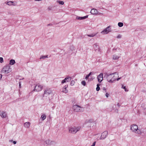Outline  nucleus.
I'll list each match as a JSON object with an SVG mask.
<instances>
[{
    "label": "nucleus",
    "instance_id": "obj_15",
    "mask_svg": "<svg viewBox=\"0 0 146 146\" xmlns=\"http://www.w3.org/2000/svg\"><path fill=\"white\" fill-rule=\"evenodd\" d=\"M90 13L93 15L97 14L98 13V11L96 9H92L90 11Z\"/></svg>",
    "mask_w": 146,
    "mask_h": 146
},
{
    "label": "nucleus",
    "instance_id": "obj_32",
    "mask_svg": "<svg viewBox=\"0 0 146 146\" xmlns=\"http://www.w3.org/2000/svg\"><path fill=\"white\" fill-rule=\"evenodd\" d=\"M3 62V58L2 57H0V62L2 63Z\"/></svg>",
    "mask_w": 146,
    "mask_h": 146
},
{
    "label": "nucleus",
    "instance_id": "obj_2",
    "mask_svg": "<svg viewBox=\"0 0 146 146\" xmlns=\"http://www.w3.org/2000/svg\"><path fill=\"white\" fill-rule=\"evenodd\" d=\"M81 128L80 126L71 127L69 128V132L71 133L75 134L80 130Z\"/></svg>",
    "mask_w": 146,
    "mask_h": 146
},
{
    "label": "nucleus",
    "instance_id": "obj_24",
    "mask_svg": "<svg viewBox=\"0 0 146 146\" xmlns=\"http://www.w3.org/2000/svg\"><path fill=\"white\" fill-rule=\"evenodd\" d=\"M48 58V55H45V56H43V55H42L41 56L40 58V59H45V58Z\"/></svg>",
    "mask_w": 146,
    "mask_h": 146
},
{
    "label": "nucleus",
    "instance_id": "obj_44",
    "mask_svg": "<svg viewBox=\"0 0 146 146\" xmlns=\"http://www.w3.org/2000/svg\"><path fill=\"white\" fill-rule=\"evenodd\" d=\"M34 0L35 1H41L42 0Z\"/></svg>",
    "mask_w": 146,
    "mask_h": 146
},
{
    "label": "nucleus",
    "instance_id": "obj_3",
    "mask_svg": "<svg viewBox=\"0 0 146 146\" xmlns=\"http://www.w3.org/2000/svg\"><path fill=\"white\" fill-rule=\"evenodd\" d=\"M131 129L133 132H134L138 134H141V131L138 129V127L136 125H131Z\"/></svg>",
    "mask_w": 146,
    "mask_h": 146
},
{
    "label": "nucleus",
    "instance_id": "obj_7",
    "mask_svg": "<svg viewBox=\"0 0 146 146\" xmlns=\"http://www.w3.org/2000/svg\"><path fill=\"white\" fill-rule=\"evenodd\" d=\"M43 86L39 84H37L35 86L34 91L39 92L41 91L43 89Z\"/></svg>",
    "mask_w": 146,
    "mask_h": 146
},
{
    "label": "nucleus",
    "instance_id": "obj_27",
    "mask_svg": "<svg viewBox=\"0 0 146 146\" xmlns=\"http://www.w3.org/2000/svg\"><path fill=\"white\" fill-rule=\"evenodd\" d=\"M100 84H97V87L96 88V90L97 91H99L100 90Z\"/></svg>",
    "mask_w": 146,
    "mask_h": 146
},
{
    "label": "nucleus",
    "instance_id": "obj_45",
    "mask_svg": "<svg viewBox=\"0 0 146 146\" xmlns=\"http://www.w3.org/2000/svg\"><path fill=\"white\" fill-rule=\"evenodd\" d=\"M9 141L10 142H11L13 141V140H10Z\"/></svg>",
    "mask_w": 146,
    "mask_h": 146
},
{
    "label": "nucleus",
    "instance_id": "obj_4",
    "mask_svg": "<svg viewBox=\"0 0 146 146\" xmlns=\"http://www.w3.org/2000/svg\"><path fill=\"white\" fill-rule=\"evenodd\" d=\"M11 71L10 68V66L9 65H7L3 67L1 70L2 73L7 74Z\"/></svg>",
    "mask_w": 146,
    "mask_h": 146
},
{
    "label": "nucleus",
    "instance_id": "obj_18",
    "mask_svg": "<svg viewBox=\"0 0 146 146\" xmlns=\"http://www.w3.org/2000/svg\"><path fill=\"white\" fill-rule=\"evenodd\" d=\"M30 124L31 123L29 122H26L24 123V126L28 128L29 127Z\"/></svg>",
    "mask_w": 146,
    "mask_h": 146
},
{
    "label": "nucleus",
    "instance_id": "obj_11",
    "mask_svg": "<svg viewBox=\"0 0 146 146\" xmlns=\"http://www.w3.org/2000/svg\"><path fill=\"white\" fill-rule=\"evenodd\" d=\"M45 144L48 145H54L55 142L54 141H50V140L48 139L45 141Z\"/></svg>",
    "mask_w": 146,
    "mask_h": 146
},
{
    "label": "nucleus",
    "instance_id": "obj_35",
    "mask_svg": "<svg viewBox=\"0 0 146 146\" xmlns=\"http://www.w3.org/2000/svg\"><path fill=\"white\" fill-rule=\"evenodd\" d=\"M106 97L108 98L109 96V94H108V93H106Z\"/></svg>",
    "mask_w": 146,
    "mask_h": 146
},
{
    "label": "nucleus",
    "instance_id": "obj_41",
    "mask_svg": "<svg viewBox=\"0 0 146 146\" xmlns=\"http://www.w3.org/2000/svg\"><path fill=\"white\" fill-rule=\"evenodd\" d=\"M52 24H49L47 25V26H52Z\"/></svg>",
    "mask_w": 146,
    "mask_h": 146
},
{
    "label": "nucleus",
    "instance_id": "obj_6",
    "mask_svg": "<svg viewBox=\"0 0 146 146\" xmlns=\"http://www.w3.org/2000/svg\"><path fill=\"white\" fill-rule=\"evenodd\" d=\"M110 26H109L106 28L104 29L101 32V33L102 35H105L111 31V29L110 28Z\"/></svg>",
    "mask_w": 146,
    "mask_h": 146
},
{
    "label": "nucleus",
    "instance_id": "obj_1",
    "mask_svg": "<svg viewBox=\"0 0 146 146\" xmlns=\"http://www.w3.org/2000/svg\"><path fill=\"white\" fill-rule=\"evenodd\" d=\"M115 74L118 75V73L116 72L110 74L106 73L105 74L104 78H106L108 82L112 83L113 81V80H112V79L114 78V75Z\"/></svg>",
    "mask_w": 146,
    "mask_h": 146
},
{
    "label": "nucleus",
    "instance_id": "obj_16",
    "mask_svg": "<svg viewBox=\"0 0 146 146\" xmlns=\"http://www.w3.org/2000/svg\"><path fill=\"white\" fill-rule=\"evenodd\" d=\"M0 115L2 118H5L7 117L6 113L4 111H2L0 113Z\"/></svg>",
    "mask_w": 146,
    "mask_h": 146
},
{
    "label": "nucleus",
    "instance_id": "obj_40",
    "mask_svg": "<svg viewBox=\"0 0 146 146\" xmlns=\"http://www.w3.org/2000/svg\"><path fill=\"white\" fill-rule=\"evenodd\" d=\"M121 77H120V78H117V79H116V80L117 81H118L120 79H121Z\"/></svg>",
    "mask_w": 146,
    "mask_h": 146
},
{
    "label": "nucleus",
    "instance_id": "obj_36",
    "mask_svg": "<svg viewBox=\"0 0 146 146\" xmlns=\"http://www.w3.org/2000/svg\"><path fill=\"white\" fill-rule=\"evenodd\" d=\"M103 90L104 91H105V92H106V89L105 87H103Z\"/></svg>",
    "mask_w": 146,
    "mask_h": 146
},
{
    "label": "nucleus",
    "instance_id": "obj_31",
    "mask_svg": "<svg viewBox=\"0 0 146 146\" xmlns=\"http://www.w3.org/2000/svg\"><path fill=\"white\" fill-rule=\"evenodd\" d=\"M81 84L82 85L85 86L86 84V82L85 81L83 80L81 82Z\"/></svg>",
    "mask_w": 146,
    "mask_h": 146
},
{
    "label": "nucleus",
    "instance_id": "obj_43",
    "mask_svg": "<svg viewBox=\"0 0 146 146\" xmlns=\"http://www.w3.org/2000/svg\"><path fill=\"white\" fill-rule=\"evenodd\" d=\"M117 106L119 107H120V105H119V103H118V104H117Z\"/></svg>",
    "mask_w": 146,
    "mask_h": 146
},
{
    "label": "nucleus",
    "instance_id": "obj_46",
    "mask_svg": "<svg viewBox=\"0 0 146 146\" xmlns=\"http://www.w3.org/2000/svg\"><path fill=\"white\" fill-rule=\"evenodd\" d=\"M48 9H50V7H49L48 8Z\"/></svg>",
    "mask_w": 146,
    "mask_h": 146
},
{
    "label": "nucleus",
    "instance_id": "obj_21",
    "mask_svg": "<svg viewBox=\"0 0 146 146\" xmlns=\"http://www.w3.org/2000/svg\"><path fill=\"white\" fill-rule=\"evenodd\" d=\"M9 64L11 65H13L15 63V61L14 60L11 59L9 61Z\"/></svg>",
    "mask_w": 146,
    "mask_h": 146
},
{
    "label": "nucleus",
    "instance_id": "obj_39",
    "mask_svg": "<svg viewBox=\"0 0 146 146\" xmlns=\"http://www.w3.org/2000/svg\"><path fill=\"white\" fill-rule=\"evenodd\" d=\"M92 119H90L89 120L88 122H92Z\"/></svg>",
    "mask_w": 146,
    "mask_h": 146
},
{
    "label": "nucleus",
    "instance_id": "obj_13",
    "mask_svg": "<svg viewBox=\"0 0 146 146\" xmlns=\"http://www.w3.org/2000/svg\"><path fill=\"white\" fill-rule=\"evenodd\" d=\"M88 17V15H86L82 17L77 16L76 18V19L77 20H82L87 18Z\"/></svg>",
    "mask_w": 146,
    "mask_h": 146
},
{
    "label": "nucleus",
    "instance_id": "obj_30",
    "mask_svg": "<svg viewBox=\"0 0 146 146\" xmlns=\"http://www.w3.org/2000/svg\"><path fill=\"white\" fill-rule=\"evenodd\" d=\"M58 2L60 4L62 5H63L64 3V2L63 1H58Z\"/></svg>",
    "mask_w": 146,
    "mask_h": 146
},
{
    "label": "nucleus",
    "instance_id": "obj_28",
    "mask_svg": "<svg viewBox=\"0 0 146 146\" xmlns=\"http://www.w3.org/2000/svg\"><path fill=\"white\" fill-rule=\"evenodd\" d=\"M121 88H123V89H124V90H125V92H127V91H128V90H127V89L126 88L125 86H124L123 85H122Z\"/></svg>",
    "mask_w": 146,
    "mask_h": 146
},
{
    "label": "nucleus",
    "instance_id": "obj_9",
    "mask_svg": "<svg viewBox=\"0 0 146 146\" xmlns=\"http://www.w3.org/2000/svg\"><path fill=\"white\" fill-rule=\"evenodd\" d=\"M108 132L107 131H105L102 133L101 136L100 137V139H105L108 135Z\"/></svg>",
    "mask_w": 146,
    "mask_h": 146
},
{
    "label": "nucleus",
    "instance_id": "obj_20",
    "mask_svg": "<svg viewBox=\"0 0 146 146\" xmlns=\"http://www.w3.org/2000/svg\"><path fill=\"white\" fill-rule=\"evenodd\" d=\"M46 118V115L45 114H42L40 117V118L42 119V121L44 120Z\"/></svg>",
    "mask_w": 146,
    "mask_h": 146
},
{
    "label": "nucleus",
    "instance_id": "obj_42",
    "mask_svg": "<svg viewBox=\"0 0 146 146\" xmlns=\"http://www.w3.org/2000/svg\"><path fill=\"white\" fill-rule=\"evenodd\" d=\"M19 87H20V88H21V82H19Z\"/></svg>",
    "mask_w": 146,
    "mask_h": 146
},
{
    "label": "nucleus",
    "instance_id": "obj_14",
    "mask_svg": "<svg viewBox=\"0 0 146 146\" xmlns=\"http://www.w3.org/2000/svg\"><path fill=\"white\" fill-rule=\"evenodd\" d=\"M68 87V85H66L65 86H64L62 89V92L65 93H67L68 92V90H67L66 88Z\"/></svg>",
    "mask_w": 146,
    "mask_h": 146
},
{
    "label": "nucleus",
    "instance_id": "obj_47",
    "mask_svg": "<svg viewBox=\"0 0 146 146\" xmlns=\"http://www.w3.org/2000/svg\"><path fill=\"white\" fill-rule=\"evenodd\" d=\"M116 80L115 79V78H114V80Z\"/></svg>",
    "mask_w": 146,
    "mask_h": 146
},
{
    "label": "nucleus",
    "instance_id": "obj_23",
    "mask_svg": "<svg viewBox=\"0 0 146 146\" xmlns=\"http://www.w3.org/2000/svg\"><path fill=\"white\" fill-rule=\"evenodd\" d=\"M96 35V34H92L90 35H85V36H88L90 37H93Z\"/></svg>",
    "mask_w": 146,
    "mask_h": 146
},
{
    "label": "nucleus",
    "instance_id": "obj_37",
    "mask_svg": "<svg viewBox=\"0 0 146 146\" xmlns=\"http://www.w3.org/2000/svg\"><path fill=\"white\" fill-rule=\"evenodd\" d=\"M115 111L116 113H117L118 112V110L117 109H116L115 110Z\"/></svg>",
    "mask_w": 146,
    "mask_h": 146
},
{
    "label": "nucleus",
    "instance_id": "obj_38",
    "mask_svg": "<svg viewBox=\"0 0 146 146\" xmlns=\"http://www.w3.org/2000/svg\"><path fill=\"white\" fill-rule=\"evenodd\" d=\"M13 143L14 144H15L17 143V141H13Z\"/></svg>",
    "mask_w": 146,
    "mask_h": 146
},
{
    "label": "nucleus",
    "instance_id": "obj_25",
    "mask_svg": "<svg viewBox=\"0 0 146 146\" xmlns=\"http://www.w3.org/2000/svg\"><path fill=\"white\" fill-rule=\"evenodd\" d=\"M118 25L119 27H122L123 25V24L122 22H119L118 23Z\"/></svg>",
    "mask_w": 146,
    "mask_h": 146
},
{
    "label": "nucleus",
    "instance_id": "obj_26",
    "mask_svg": "<svg viewBox=\"0 0 146 146\" xmlns=\"http://www.w3.org/2000/svg\"><path fill=\"white\" fill-rule=\"evenodd\" d=\"M92 72H90L89 73L86 75L85 78V79L87 80L89 78V77L92 74Z\"/></svg>",
    "mask_w": 146,
    "mask_h": 146
},
{
    "label": "nucleus",
    "instance_id": "obj_29",
    "mask_svg": "<svg viewBox=\"0 0 146 146\" xmlns=\"http://www.w3.org/2000/svg\"><path fill=\"white\" fill-rule=\"evenodd\" d=\"M75 82L74 80L71 81L70 82V84L71 86H73L74 85V84L75 83Z\"/></svg>",
    "mask_w": 146,
    "mask_h": 146
},
{
    "label": "nucleus",
    "instance_id": "obj_17",
    "mask_svg": "<svg viewBox=\"0 0 146 146\" xmlns=\"http://www.w3.org/2000/svg\"><path fill=\"white\" fill-rule=\"evenodd\" d=\"M6 3L7 5L9 6L11 5L15 6V4L14 3V2L12 1H9L7 2V3Z\"/></svg>",
    "mask_w": 146,
    "mask_h": 146
},
{
    "label": "nucleus",
    "instance_id": "obj_48",
    "mask_svg": "<svg viewBox=\"0 0 146 146\" xmlns=\"http://www.w3.org/2000/svg\"><path fill=\"white\" fill-rule=\"evenodd\" d=\"M114 49H113V50Z\"/></svg>",
    "mask_w": 146,
    "mask_h": 146
},
{
    "label": "nucleus",
    "instance_id": "obj_10",
    "mask_svg": "<svg viewBox=\"0 0 146 146\" xmlns=\"http://www.w3.org/2000/svg\"><path fill=\"white\" fill-rule=\"evenodd\" d=\"M71 77L70 76H67L66 77L64 80H62L61 83L62 84L64 83L70 81L71 80Z\"/></svg>",
    "mask_w": 146,
    "mask_h": 146
},
{
    "label": "nucleus",
    "instance_id": "obj_33",
    "mask_svg": "<svg viewBox=\"0 0 146 146\" xmlns=\"http://www.w3.org/2000/svg\"><path fill=\"white\" fill-rule=\"evenodd\" d=\"M121 35H118L117 36V38H121Z\"/></svg>",
    "mask_w": 146,
    "mask_h": 146
},
{
    "label": "nucleus",
    "instance_id": "obj_8",
    "mask_svg": "<svg viewBox=\"0 0 146 146\" xmlns=\"http://www.w3.org/2000/svg\"><path fill=\"white\" fill-rule=\"evenodd\" d=\"M52 93V91L50 89H46L44 91V96H47Z\"/></svg>",
    "mask_w": 146,
    "mask_h": 146
},
{
    "label": "nucleus",
    "instance_id": "obj_12",
    "mask_svg": "<svg viewBox=\"0 0 146 146\" xmlns=\"http://www.w3.org/2000/svg\"><path fill=\"white\" fill-rule=\"evenodd\" d=\"M103 74L100 73L97 77V79L99 82L100 83L103 79Z\"/></svg>",
    "mask_w": 146,
    "mask_h": 146
},
{
    "label": "nucleus",
    "instance_id": "obj_5",
    "mask_svg": "<svg viewBox=\"0 0 146 146\" xmlns=\"http://www.w3.org/2000/svg\"><path fill=\"white\" fill-rule=\"evenodd\" d=\"M73 109L74 111L76 112H82L84 110L83 108L76 105L73 106Z\"/></svg>",
    "mask_w": 146,
    "mask_h": 146
},
{
    "label": "nucleus",
    "instance_id": "obj_19",
    "mask_svg": "<svg viewBox=\"0 0 146 146\" xmlns=\"http://www.w3.org/2000/svg\"><path fill=\"white\" fill-rule=\"evenodd\" d=\"M94 48L96 51L99 49V46L97 44H95L94 45Z\"/></svg>",
    "mask_w": 146,
    "mask_h": 146
},
{
    "label": "nucleus",
    "instance_id": "obj_34",
    "mask_svg": "<svg viewBox=\"0 0 146 146\" xmlns=\"http://www.w3.org/2000/svg\"><path fill=\"white\" fill-rule=\"evenodd\" d=\"M96 141L94 142L93 143L92 145L90 146H95V144H96Z\"/></svg>",
    "mask_w": 146,
    "mask_h": 146
},
{
    "label": "nucleus",
    "instance_id": "obj_22",
    "mask_svg": "<svg viewBox=\"0 0 146 146\" xmlns=\"http://www.w3.org/2000/svg\"><path fill=\"white\" fill-rule=\"evenodd\" d=\"M119 58V56H118L116 55H113V60H117Z\"/></svg>",
    "mask_w": 146,
    "mask_h": 146
}]
</instances>
